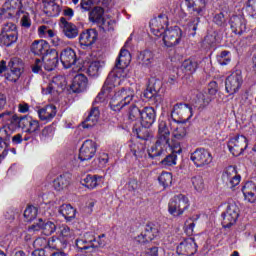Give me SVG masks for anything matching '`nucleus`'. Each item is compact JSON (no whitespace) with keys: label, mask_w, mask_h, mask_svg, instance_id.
I'll return each instance as SVG.
<instances>
[{"label":"nucleus","mask_w":256,"mask_h":256,"mask_svg":"<svg viewBox=\"0 0 256 256\" xmlns=\"http://www.w3.org/2000/svg\"><path fill=\"white\" fill-rule=\"evenodd\" d=\"M99 163H100V165H102V167L104 165H107V163H109V154H107L105 152L100 153V155H99Z\"/></svg>","instance_id":"nucleus-62"},{"label":"nucleus","mask_w":256,"mask_h":256,"mask_svg":"<svg viewBox=\"0 0 256 256\" xmlns=\"http://www.w3.org/2000/svg\"><path fill=\"white\" fill-rule=\"evenodd\" d=\"M60 61L65 69L73 67V71H81L80 66H75V63H77V54L72 48H66L61 52Z\"/></svg>","instance_id":"nucleus-13"},{"label":"nucleus","mask_w":256,"mask_h":256,"mask_svg":"<svg viewBox=\"0 0 256 256\" xmlns=\"http://www.w3.org/2000/svg\"><path fill=\"white\" fill-rule=\"evenodd\" d=\"M17 39H19L18 34H0V43L5 47H11L13 43H17Z\"/></svg>","instance_id":"nucleus-43"},{"label":"nucleus","mask_w":256,"mask_h":256,"mask_svg":"<svg viewBox=\"0 0 256 256\" xmlns=\"http://www.w3.org/2000/svg\"><path fill=\"white\" fill-rule=\"evenodd\" d=\"M15 129H17V126L13 124V116H11L10 123L8 125L0 128V141H2L6 147L2 151L3 157L7 155V147H9V141H11V135Z\"/></svg>","instance_id":"nucleus-18"},{"label":"nucleus","mask_w":256,"mask_h":256,"mask_svg":"<svg viewBox=\"0 0 256 256\" xmlns=\"http://www.w3.org/2000/svg\"><path fill=\"white\" fill-rule=\"evenodd\" d=\"M24 217L26 221H33V219L37 218V207L29 206L24 211Z\"/></svg>","instance_id":"nucleus-54"},{"label":"nucleus","mask_w":256,"mask_h":256,"mask_svg":"<svg viewBox=\"0 0 256 256\" xmlns=\"http://www.w3.org/2000/svg\"><path fill=\"white\" fill-rule=\"evenodd\" d=\"M65 87H67V80H65V77L56 76L46 88L42 89V93L43 95H53V97H57L59 93H63Z\"/></svg>","instance_id":"nucleus-8"},{"label":"nucleus","mask_w":256,"mask_h":256,"mask_svg":"<svg viewBox=\"0 0 256 256\" xmlns=\"http://www.w3.org/2000/svg\"><path fill=\"white\" fill-rule=\"evenodd\" d=\"M21 25L26 29H29V27H31V18L29 17L28 13L23 14L21 18Z\"/></svg>","instance_id":"nucleus-60"},{"label":"nucleus","mask_w":256,"mask_h":256,"mask_svg":"<svg viewBox=\"0 0 256 256\" xmlns=\"http://www.w3.org/2000/svg\"><path fill=\"white\" fill-rule=\"evenodd\" d=\"M39 229H42V233L44 235H53L54 231H57V225L53 223L52 221H47L43 224V220L40 219L38 224H33L30 226L29 231H39Z\"/></svg>","instance_id":"nucleus-25"},{"label":"nucleus","mask_w":256,"mask_h":256,"mask_svg":"<svg viewBox=\"0 0 256 256\" xmlns=\"http://www.w3.org/2000/svg\"><path fill=\"white\" fill-rule=\"evenodd\" d=\"M246 11L252 19H256V0H248Z\"/></svg>","instance_id":"nucleus-55"},{"label":"nucleus","mask_w":256,"mask_h":256,"mask_svg":"<svg viewBox=\"0 0 256 256\" xmlns=\"http://www.w3.org/2000/svg\"><path fill=\"white\" fill-rule=\"evenodd\" d=\"M99 108L94 107L91 109L88 117L86 120L82 123L83 129H91V127H95L97 123H99Z\"/></svg>","instance_id":"nucleus-32"},{"label":"nucleus","mask_w":256,"mask_h":256,"mask_svg":"<svg viewBox=\"0 0 256 256\" xmlns=\"http://www.w3.org/2000/svg\"><path fill=\"white\" fill-rule=\"evenodd\" d=\"M109 93H111V90L108 88H105V85L102 87V90L99 92L97 97L95 98V103H103L105 101V98L108 97Z\"/></svg>","instance_id":"nucleus-56"},{"label":"nucleus","mask_w":256,"mask_h":256,"mask_svg":"<svg viewBox=\"0 0 256 256\" xmlns=\"http://www.w3.org/2000/svg\"><path fill=\"white\" fill-rule=\"evenodd\" d=\"M57 235L59 241L66 243V241L73 237V230L67 225H62L58 228Z\"/></svg>","instance_id":"nucleus-40"},{"label":"nucleus","mask_w":256,"mask_h":256,"mask_svg":"<svg viewBox=\"0 0 256 256\" xmlns=\"http://www.w3.org/2000/svg\"><path fill=\"white\" fill-rule=\"evenodd\" d=\"M162 165H167L168 167H171V165H177V158L175 155H168L166 156L162 161Z\"/></svg>","instance_id":"nucleus-59"},{"label":"nucleus","mask_w":256,"mask_h":256,"mask_svg":"<svg viewBox=\"0 0 256 256\" xmlns=\"http://www.w3.org/2000/svg\"><path fill=\"white\" fill-rule=\"evenodd\" d=\"M159 235V229H157L155 226H147L144 231V237L148 239V241H153L155 237Z\"/></svg>","instance_id":"nucleus-52"},{"label":"nucleus","mask_w":256,"mask_h":256,"mask_svg":"<svg viewBox=\"0 0 256 256\" xmlns=\"http://www.w3.org/2000/svg\"><path fill=\"white\" fill-rule=\"evenodd\" d=\"M242 85L243 76L241 75V71L233 72L226 78L225 89L229 95H235V93L241 89Z\"/></svg>","instance_id":"nucleus-12"},{"label":"nucleus","mask_w":256,"mask_h":256,"mask_svg":"<svg viewBox=\"0 0 256 256\" xmlns=\"http://www.w3.org/2000/svg\"><path fill=\"white\" fill-rule=\"evenodd\" d=\"M105 13V10H103L102 7H94L90 13H89V21H91V23H98V25L101 23V21H103V15Z\"/></svg>","instance_id":"nucleus-39"},{"label":"nucleus","mask_w":256,"mask_h":256,"mask_svg":"<svg viewBox=\"0 0 256 256\" xmlns=\"http://www.w3.org/2000/svg\"><path fill=\"white\" fill-rule=\"evenodd\" d=\"M171 117L175 123H186L193 117V108L189 104H176L171 112Z\"/></svg>","instance_id":"nucleus-5"},{"label":"nucleus","mask_w":256,"mask_h":256,"mask_svg":"<svg viewBox=\"0 0 256 256\" xmlns=\"http://www.w3.org/2000/svg\"><path fill=\"white\" fill-rule=\"evenodd\" d=\"M59 213L62 214L66 221H71L75 217L77 210L71 204H63L59 209Z\"/></svg>","instance_id":"nucleus-41"},{"label":"nucleus","mask_w":256,"mask_h":256,"mask_svg":"<svg viewBox=\"0 0 256 256\" xmlns=\"http://www.w3.org/2000/svg\"><path fill=\"white\" fill-rule=\"evenodd\" d=\"M44 67L46 71H53L57 65H59V52L55 49H50L41 59H36L32 66L33 73H39L41 67Z\"/></svg>","instance_id":"nucleus-2"},{"label":"nucleus","mask_w":256,"mask_h":256,"mask_svg":"<svg viewBox=\"0 0 256 256\" xmlns=\"http://www.w3.org/2000/svg\"><path fill=\"white\" fill-rule=\"evenodd\" d=\"M8 67L10 72L6 74L7 81H10V83H17L19 77H21V73H23V64L19 62V59L14 58L9 61Z\"/></svg>","instance_id":"nucleus-15"},{"label":"nucleus","mask_w":256,"mask_h":256,"mask_svg":"<svg viewBox=\"0 0 256 256\" xmlns=\"http://www.w3.org/2000/svg\"><path fill=\"white\" fill-rule=\"evenodd\" d=\"M214 23H216V25H223V23H225V16L223 15V13H219L216 14L214 17Z\"/></svg>","instance_id":"nucleus-63"},{"label":"nucleus","mask_w":256,"mask_h":256,"mask_svg":"<svg viewBox=\"0 0 256 256\" xmlns=\"http://www.w3.org/2000/svg\"><path fill=\"white\" fill-rule=\"evenodd\" d=\"M150 31L156 37H163L165 29L169 25V18L165 14H160L158 17L153 18L150 21Z\"/></svg>","instance_id":"nucleus-11"},{"label":"nucleus","mask_w":256,"mask_h":256,"mask_svg":"<svg viewBox=\"0 0 256 256\" xmlns=\"http://www.w3.org/2000/svg\"><path fill=\"white\" fill-rule=\"evenodd\" d=\"M199 67V63L192 59H187L182 63V69L186 71V73H195Z\"/></svg>","instance_id":"nucleus-44"},{"label":"nucleus","mask_w":256,"mask_h":256,"mask_svg":"<svg viewBox=\"0 0 256 256\" xmlns=\"http://www.w3.org/2000/svg\"><path fill=\"white\" fill-rule=\"evenodd\" d=\"M217 61L220 65H229L231 63V52L223 51L217 56Z\"/></svg>","instance_id":"nucleus-53"},{"label":"nucleus","mask_w":256,"mask_h":256,"mask_svg":"<svg viewBox=\"0 0 256 256\" xmlns=\"http://www.w3.org/2000/svg\"><path fill=\"white\" fill-rule=\"evenodd\" d=\"M188 9H191L197 15H205V9L207 7V2L205 0H186Z\"/></svg>","instance_id":"nucleus-29"},{"label":"nucleus","mask_w":256,"mask_h":256,"mask_svg":"<svg viewBox=\"0 0 256 256\" xmlns=\"http://www.w3.org/2000/svg\"><path fill=\"white\" fill-rule=\"evenodd\" d=\"M172 129V137L175 141H183L187 137V126L183 122H176Z\"/></svg>","instance_id":"nucleus-33"},{"label":"nucleus","mask_w":256,"mask_h":256,"mask_svg":"<svg viewBox=\"0 0 256 256\" xmlns=\"http://www.w3.org/2000/svg\"><path fill=\"white\" fill-rule=\"evenodd\" d=\"M99 25H101V29L105 32H110L115 29V20L111 18H104Z\"/></svg>","instance_id":"nucleus-51"},{"label":"nucleus","mask_w":256,"mask_h":256,"mask_svg":"<svg viewBox=\"0 0 256 256\" xmlns=\"http://www.w3.org/2000/svg\"><path fill=\"white\" fill-rule=\"evenodd\" d=\"M69 176L67 175H60L53 181V187L56 191H63V189H67L69 187Z\"/></svg>","instance_id":"nucleus-38"},{"label":"nucleus","mask_w":256,"mask_h":256,"mask_svg":"<svg viewBox=\"0 0 256 256\" xmlns=\"http://www.w3.org/2000/svg\"><path fill=\"white\" fill-rule=\"evenodd\" d=\"M222 180L228 183L230 189L237 187L241 183V175L237 173V167L228 166L222 173Z\"/></svg>","instance_id":"nucleus-14"},{"label":"nucleus","mask_w":256,"mask_h":256,"mask_svg":"<svg viewBox=\"0 0 256 256\" xmlns=\"http://www.w3.org/2000/svg\"><path fill=\"white\" fill-rule=\"evenodd\" d=\"M158 181L160 185H163L164 187H170V185L173 183V175L169 172H162L158 177Z\"/></svg>","instance_id":"nucleus-47"},{"label":"nucleus","mask_w":256,"mask_h":256,"mask_svg":"<svg viewBox=\"0 0 256 256\" xmlns=\"http://www.w3.org/2000/svg\"><path fill=\"white\" fill-rule=\"evenodd\" d=\"M247 147V138L243 135L234 136L228 141V149L234 157L243 155V151H245Z\"/></svg>","instance_id":"nucleus-9"},{"label":"nucleus","mask_w":256,"mask_h":256,"mask_svg":"<svg viewBox=\"0 0 256 256\" xmlns=\"http://www.w3.org/2000/svg\"><path fill=\"white\" fill-rule=\"evenodd\" d=\"M182 36L183 31H181V28H179V26L168 28L162 34L163 43L165 47H175V45H179V43H181Z\"/></svg>","instance_id":"nucleus-7"},{"label":"nucleus","mask_w":256,"mask_h":256,"mask_svg":"<svg viewBox=\"0 0 256 256\" xmlns=\"http://www.w3.org/2000/svg\"><path fill=\"white\" fill-rule=\"evenodd\" d=\"M95 153H97V144L93 140H86L80 148L79 159L80 161H91L95 157Z\"/></svg>","instance_id":"nucleus-16"},{"label":"nucleus","mask_w":256,"mask_h":256,"mask_svg":"<svg viewBox=\"0 0 256 256\" xmlns=\"http://www.w3.org/2000/svg\"><path fill=\"white\" fill-rule=\"evenodd\" d=\"M138 59L142 65L149 67V65L155 63V54L149 50H145L139 54Z\"/></svg>","instance_id":"nucleus-42"},{"label":"nucleus","mask_w":256,"mask_h":256,"mask_svg":"<svg viewBox=\"0 0 256 256\" xmlns=\"http://www.w3.org/2000/svg\"><path fill=\"white\" fill-rule=\"evenodd\" d=\"M190 160L194 163L195 167H207L213 163V155L205 148H198L190 155Z\"/></svg>","instance_id":"nucleus-6"},{"label":"nucleus","mask_w":256,"mask_h":256,"mask_svg":"<svg viewBox=\"0 0 256 256\" xmlns=\"http://www.w3.org/2000/svg\"><path fill=\"white\" fill-rule=\"evenodd\" d=\"M12 125H16L17 129H23L25 133L33 135L41 129V125L38 120H35L29 116H17L12 115Z\"/></svg>","instance_id":"nucleus-3"},{"label":"nucleus","mask_w":256,"mask_h":256,"mask_svg":"<svg viewBox=\"0 0 256 256\" xmlns=\"http://www.w3.org/2000/svg\"><path fill=\"white\" fill-rule=\"evenodd\" d=\"M80 7L82 11H91V7H93L92 0H81Z\"/></svg>","instance_id":"nucleus-61"},{"label":"nucleus","mask_w":256,"mask_h":256,"mask_svg":"<svg viewBox=\"0 0 256 256\" xmlns=\"http://www.w3.org/2000/svg\"><path fill=\"white\" fill-rule=\"evenodd\" d=\"M97 41V30L89 29L82 32L79 36V43L83 47H91Z\"/></svg>","instance_id":"nucleus-26"},{"label":"nucleus","mask_w":256,"mask_h":256,"mask_svg":"<svg viewBox=\"0 0 256 256\" xmlns=\"http://www.w3.org/2000/svg\"><path fill=\"white\" fill-rule=\"evenodd\" d=\"M167 147H169V145H163L162 143H159V140H157L156 144L148 150V155L152 159H155V157H161V155H164L165 151H167Z\"/></svg>","instance_id":"nucleus-36"},{"label":"nucleus","mask_w":256,"mask_h":256,"mask_svg":"<svg viewBox=\"0 0 256 256\" xmlns=\"http://www.w3.org/2000/svg\"><path fill=\"white\" fill-rule=\"evenodd\" d=\"M60 28L67 39H75L79 36V28L65 18H60Z\"/></svg>","instance_id":"nucleus-21"},{"label":"nucleus","mask_w":256,"mask_h":256,"mask_svg":"<svg viewBox=\"0 0 256 256\" xmlns=\"http://www.w3.org/2000/svg\"><path fill=\"white\" fill-rule=\"evenodd\" d=\"M230 29L235 35H243L247 31V20L243 16H232L230 18Z\"/></svg>","instance_id":"nucleus-20"},{"label":"nucleus","mask_w":256,"mask_h":256,"mask_svg":"<svg viewBox=\"0 0 256 256\" xmlns=\"http://www.w3.org/2000/svg\"><path fill=\"white\" fill-rule=\"evenodd\" d=\"M191 183L198 193H201L203 189H205V180H203V176L197 175L191 178Z\"/></svg>","instance_id":"nucleus-45"},{"label":"nucleus","mask_w":256,"mask_h":256,"mask_svg":"<svg viewBox=\"0 0 256 256\" xmlns=\"http://www.w3.org/2000/svg\"><path fill=\"white\" fill-rule=\"evenodd\" d=\"M222 217L223 227L229 229V227L235 225V223H237V219H239V206H237L235 202L229 203L226 211L222 214Z\"/></svg>","instance_id":"nucleus-10"},{"label":"nucleus","mask_w":256,"mask_h":256,"mask_svg":"<svg viewBox=\"0 0 256 256\" xmlns=\"http://www.w3.org/2000/svg\"><path fill=\"white\" fill-rule=\"evenodd\" d=\"M53 133H55L53 126H47L42 130L40 137L45 141L46 139H51V137H53Z\"/></svg>","instance_id":"nucleus-57"},{"label":"nucleus","mask_w":256,"mask_h":256,"mask_svg":"<svg viewBox=\"0 0 256 256\" xmlns=\"http://www.w3.org/2000/svg\"><path fill=\"white\" fill-rule=\"evenodd\" d=\"M178 255H195L197 253V243L194 238H188L181 242L176 249Z\"/></svg>","instance_id":"nucleus-19"},{"label":"nucleus","mask_w":256,"mask_h":256,"mask_svg":"<svg viewBox=\"0 0 256 256\" xmlns=\"http://www.w3.org/2000/svg\"><path fill=\"white\" fill-rule=\"evenodd\" d=\"M131 152L136 157V159H141L145 155V146L140 143L132 144L130 146Z\"/></svg>","instance_id":"nucleus-46"},{"label":"nucleus","mask_w":256,"mask_h":256,"mask_svg":"<svg viewBox=\"0 0 256 256\" xmlns=\"http://www.w3.org/2000/svg\"><path fill=\"white\" fill-rule=\"evenodd\" d=\"M121 77H125V72H121L120 70L114 68L108 75L104 86L106 89L110 90L121 85Z\"/></svg>","instance_id":"nucleus-22"},{"label":"nucleus","mask_w":256,"mask_h":256,"mask_svg":"<svg viewBox=\"0 0 256 256\" xmlns=\"http://www.w3.org/2000/svg\"><path fill=\"white\" fill-rule=\"evenodd\" d=\"M139 98L135 95V90L131 88H122L118 90L110 100V108L112 111H121L123 107L130 105L129 119L131 121H139L141 126L133 127V134L138 139L145 140V134L147 129L155 123L157 113L153 107H145L140 110L137 107Z\"/></svg>","instance_id":"nucleus-1"},{"label":"nucleus","mask_w":256,"mask_h":256,"mask_svg":"<svg viewBox=\"0 0 256 256\" xmlns=\"http://www.w3.org/2000/svg\"><path fill=\"white\" fill-rule=\"evenodd\" d=\"M99 69H101V62L97 60L92 61L88 66V75H90V77H97V75H99Z\"/></svg>","instance_id":"nucleus-49"},{"label":"nucleus","mask_w":256,"mask_h":256,"mask_svg":"<svg viewBox=\"0 0 256 256\" xmlns=\"http://www.w3.org/2000/svg\"><path fill=\"white\" fill-rule=\"evenodd\" d=\"M131 63V53L128 52L125 48H122L118 59L116 60V65L114 69H117L118 71H121L124 73L125 69L129 67V64Z\"/></svg>","instance_id":"nucleus-24"},{"label":"nucleus","mask_w":256,"mask_h":256,"mask_svg":"<svg viewBox=\"0 0 256 256\" xmlns=\"http://www.w3.org/2000/svg\"><path fill=\"white\" fill-rule=\"evenodd\" d=\"M71 89L74 93L85 91L87 89V77L83 74H77L73 79Z\"/></svg>","instance_id":"nucleus-30"},{"label":"nucleus","mask_w":256,"mask_h":256,"mask_svg":"<svg viewBox=\"0 0 256 256\" xmlns=\"http://www.w3.org/2000/svg\"><path fill=\"white\" fill-rule=\"evenodd\" d=\"M19 113H29V104L27 103H20L18 105Z\"/></svg>","instance_id":"nucleus-64"},{"label":"nucleus","mask_w":256,"mask_h":256,"mask_svg":"<svg viewBox=\"0 0 256 256\" xmlns=\"http://www.w3.org/2000/svg\"><path fill=\"white\" fill-rule=\"evenodd\" d=\"M101 179V176L87 175L84 179L81 180V185L87 187V189H95L96 187H99Z\"/></svg>","instance_id":"nucleus-34"},{"label":"nucleus","mask_w":256,"mask_h":256,"mask_svg":"<svg viewBox=\"0 0 256 256\" xmlns=\"http://www.w3.org/2000/svg\"><path fill=\"white\" fill-rule=\"evenodd\" d=\"M38 115L41 121H46V123H49V121H53L55 115H57V107L54 105H48L38 110Z\"/></svg>","instance_id":"nucleus-28"},{"label":"nucleus","mask_w":256,"mask_h":256,"mask_svg":"<svg viewBox=\"0 0 256 256\" xmlns=\"http://www.w3.org/2000/svg\"><path fill=\"white\" fill-rule=\"evenodd\" d=\"M171 130H169V125L167 122L160 121L158 124V136L157 141L162 145H169V141H171Z\"/></svg>","instance_id":"nucleus-23"},{"label":"nucleus","mask_w":256,"mask_h":256,"mask_svg":"<svg viewBox=\"0 0 256 256\" xmlns=\"http://www.w3.org/2000/svg\"><path fill=\"white\" fill-rule=\"evenodd\" d=\"M242 193L245 201L248 203H255L256 201V184L253 182H246L242 187Z\"/></svg>","instance_id":"nucleus-27"},{"label":"nucleus","mask_w":256,"mask_h":256,"mask_svg":"<svg viewBox=\"0 0 256 256\" xmlns=\"http://www.w3.org/2000/svg\"><path fill=\"white\" fill-rule=\"evenodd\" d=\"M94 241L95 234L93 232H85L76 239V247H78L80 251H88L91 253L93 252Z\"/></svg>","instance_id":"nucleus-17"},{"label":"nucleus","mask_w":256,"mask_h":256,"mask_svg":"<svg viewBox=\"0 0 256 256\" xmlns=\"http://www.w3.org/2000/svg\"><path fill=\"white\" fill-rule=\"evenodd\" d=\"M155 95H157V89L155 88V84H153V78H151L146 90L144 91V97H146V99H153Z\"/></svg>","instance_id":"nucleus-50"},{"label":"nucleus","mask_w":256,"mask_h":256,"mask_svg":"<svg viewBox=\"0 0 256 256\" xmlns=\"http://www.w3.org/2000/svg\"><path fill=\"white\" fill-rule=\"evenodd\" d=\"M1 35H18L17 26L12 22L4 24L1 30Z\"/></svg>","instance_id":"nucleus-48"},{"label":"nucleus","mask_w":256,"mask_h":256,"mask_svg":"<svg viewBox=\"0 0 256 256\" xmlns=\"http://www.w3.org/2000/svg\"><path fill=\"white\" fill-rule=\"evenodd\" d=\"M33 247L36 250L32 252V256H45V250L43 249H47V239L43 237L37 238L33 242Z\"/></svg>","instance_id":"nucleus-35"},{"label":"nucleus","mask_w":256,"mask_h":256,"mask_svg":"<svg viewBox=\"0 0 256 256\" xmlns=\"http://www.w3.org/2000/svg\"><path fill=\"white\" fill-rule=\"evenodd\" d=\"M211 103V96L207 94L206 92H199L196 95L195 99V107L198 109H204V107H207Z\"/></svg>","instance_id":"nucleus-37"},{"label":"nucleus","mask_w":256,"mask_h":256,"mask_svg":"<svg viewBox=\"0 0 256 256\" xmlns=\"http://www.w3.org/2000/svg\"><path fill=\"white\" fill-rule=\"evenodd\" d=\"M51 50L49 43L45 40H36L31 45V51L34 53V55H45L46 53H49Z\"/></svg>","instance_id":"nucleus-31"},{"label":"nucleus","mask_w":256,"mask_h":256,"mask_svg":"<svg viewBox=\"0 0 256 256\" xmlns=\"http://www.w3.org/2000/svg\"><path fill=\"white\" fill-rule=\"evenodd\" d=\"M93 249H97L98 247L103 248L107 245V240H105V234L98 236L95 238Z\"/></svg>","instance_id":"nucleus-58"},{"label":"nucleus","mask_w":256,"mask_h":256,"mask_svg":"<svg viewBox=\"0 0 256 256\" xmlns=\"http://www.w3.org/2000/svg\"><path fill=\"white\" fill-rule=\"evenodd\" d=\"M189 209V198L183 194L172 197L168 203V212L173 217H181Z\"/></svg>","instance_id":"nucleus-4"}]
</instances>
